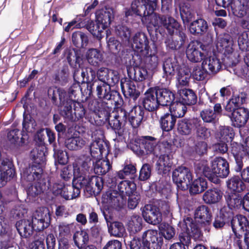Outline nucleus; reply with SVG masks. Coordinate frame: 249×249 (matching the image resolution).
<instances>
[{
	"instance_id": "nucleus-1",
	"label": "nucleus",
	"mask_w": 249,
	"mask_h": 249,
	"mask_svg": "<svg viewBox=\"0 0 249 249\" xmlns=\"http://www.w3.org/2000/svg\"><path fill=\"white\" fill-rule=\"evenodd\" d=\"M31 157L34 163L21 173V179L24 186L26 182L33 184L27 189V194L36 196L43 192L46 189V181L42 177V165L45 161L44 151L38 148L34 149L31 153Z\"/></svg>"
},
{
	"instance_id": "nucleus-2",
	"label": "nucleus",
	"mask_w": 249,
	"mask_h": 249,
	"mask_svg": "<svg viewBox=\"0 0 249 249\" xmlns=\"http://www.w3.org/2000/svg\"><path fill=\"white\" fill-rule=\"evenodd\" d=\"M140 1L136 0L131 5V9L134 13L142 17V22L148 26L155 27L163 26L169 34H174L175 31H178L179 24L171 17L167 18L164 16H160L154 13L157 6V0H148L147 4L138 5Z\"/></svg>"
},
{
	"instance_id": "nucleus-3",
	"label": "nucleus",
	"mask_w": 249,
	"mask_h": 249,
	"mask_svg": "<svg viewBox=\"0 0 249 249\" xmlns=\"http://www.w3.org/2000/svg\"><path fill=\"white\" fill-rule=\"evenodd\" d=\"M195 171L198 175H203L215 183L219 181L217 178H225L230 173L229 163L220 157H215L211 161V168L207 161H200L196 164Z\"/></svg>"
},
{
	"instance_id": "nucleus-4",
	"label": "nucleus",
	"mask_w": 249,
	"mask_h": 249,
	"mask_svg": "<svg viewBox=\"0 0 249 249\" xmlns=\"http://www.w3.org/2000/svg\"><path fill=\"white\" fill-rule=\"evenodd\" d=\"M136 142L137 144L132 149L139 156L153 154L158 157L161 152L171 151V145L168 142H160L156 138L150 136H142Z\"/></svg>"
},
{
	"instance_id": "nucleus-5",
	"label": "nucleus",
	"mask_w": 249,
	"mask_h": 249,
	"mask_svg": "<svg viewBox=\"0 0 249 249\" xmlns=\"http://www.w3.org/2000/svg\"><path fill=\"white\" fill-rule=\"evenodd\" d=\"M136 189V185L133 181L123 180L118 185L119 194L115 191H108L103 196L102 199L104 202L108 203L112 206L121 207L125 201L126 196L134 193Z\"/></svg>"
},
{
	"instance_id": "nucleus-6",
	"label": "nucleus",
	"mask_w": 249,
	"mask_h": 249,
	"mask_svg": "<svg viewBox=\"0 0 249 249\" xmlns=\"http://www.w3.org/2000/svg\"><path fill=\"white\" fill-rule=\"evenodd\" d=\"M96 20L94 25L89 26L88 30L98 40L104 37V31L107 28L113 18V10L105 8L98 10L95 13Z\"/></svg>"
},
{
	"instance_id": "nucleus-7",
	"label": "nucleus",
	"mask_w": 249,
	"mask_h": 249,
	"mask_svg": "<svg viewBox=\"0 0 249 249\" xmlns=\"http://www.w3.org/2000/svg\"><path fill=\"white\" fill-rule=\"evenodd\" d=\"M178 226L181 229L179 234V243L185 248L191 243V237L197 239L202 235L200 229L194 222L191 217L184 218L183 221L179 222Z\"/></svg>"
},
{
	"instance_id": "nucleus-8",
	"label": "nucleus",
	"mask_w": 249,
	"mask_h": 249,
	"mask_svg": "<svg viewBox=\"0 0 249 249\" xmlns=\"http://www.w3.org/2000/svg\"><path fill=\"white\" fill-rule=\"evenodd\" d=\"M60 114L68 121L73 122L82 118L85 110L81 103L67 98L66 104L60 108Z\"/></svg>"
},
{
	"instance_id": "nucleus-9",
	"label": "nucleus",
	"mask_w": 249,
	"mask_h": 249,
	"mask_svg": "<svg viewBox=\"0 0 249 249\" xmlns=\"http://www.w3.org/2000/svg\"><path fill=\"white\" fill-rule=\"evenodd\" d=\"M217 5L231 10L237 17H242L249 11V0H215Z\"/></svg>"
},
{
	"instance_id": "nucleus-10",
	"label": "nucleus",
	"mask_w": 249,
	"mask_h": 249,
	"mask_svg": "<svg viewBox=\"0 0 249 249\" xmlns=\"http://www.w3.org/2000/svg\"><path fill=\"white\" fill-rule=\"evenodd\" d=\"M114 85L103 82L94 81L91 85L88 87V94L90 96L93 90L95 89L96 95L99 99L106 100H114L115 96H119L117 92L111 90L110 87Z\"/></svg>"
},
{
	"instance_id": "nucleus-11",
	"label": "nucleus",
	"mask_w": 249,
	"mask_h": 249,
	"mask_svg": "<svg viewBox=\"0 0 249 249\" xmlns=\"http://www.w3.org/2000/svg\"><path fill=\"white\" fill-rule=\"evenodd\" d=\"M172 178L178 188L181 190L187 189L193 179L190 170L184 166L176 168L172 173Z\"/></svg>"
},
{
	"instance_id": "nucleus-12",
	"label": "nucleus",
	"mask_w": 249,
	"mask_h": 249,
	"mask_svg": "<svg viewBox=\"0 0 249 249\" xmlns=\"http://www.w3.org/2000/svg\"><path fill=\"white\" fill-rule=\"evenodd\" d=\"M205 45L200 41H191L188 45L186 51V56L189 61L194 63L203 61L206 57L204 52Z\"/></svg>"
},
{
	"instance_id": "nucleus-13",
	"label": "nucleus",
	"mask_w": 249,
	"mask_h": 249,
	"mask_svg": "<svg viewBox=\"0 0 249 249\" xmlns=\"http://www.w3.org/2000/svg\"><path fill=\"white\" fill-rule=\"evenodd\" d=\"M34 230L41 231L48 227L50 221L49 211L46 208L39 209L36 211L32 219H30Z\"/></svg>"
},
{
	"instance_id": "nucleus-14",
	"label": "nucleus",
	"mask_w": 249,
	"mask_h": 249,
	"mask_svg": "<svg viewBox=\"0 0 249 249\" xmlns=\"http://www.w3.org/2000/svg\"><path fill=\"white\" fill-rule=\"evenodd\" d=\"M143 244L148 249H160L163 238L156 230H148L142 235Z\"/></svg>"
},
{
	"instance_id": "nucleus-15",
	"label": "nucleus",
	"mask_w": 249,
	"mask_h": 249,
	"mask_svg": "<svg viewBox=\"0 0 249 249\" xmlns=\"http://www.w3.org/2000/svg\"><path fill=\"white\" fill-rule=\"evenodd\" d=\"M93 160L89 156H82L73 163V177L89 175L92 169Z\"/></svg>"
},
{
	"instance_id": "nucleus-16",
	"label": "nucleus",
	"mask_w": 249,
	"mask_h": 249,
	"mask_svg": "<svg viewBox=\"0 0 249 249\" xmlns=\"http://www.w3.org/2000/svg\"><path fill=\"white\" fill-rule=\"evenodd\" d=\"M142 215L147 223L153 225L159 224L162 220L161 212L154 203L145 205L142 210Z\"/></svg>"
},
{
	"instance_id": "nucleus-17",
	"label": "nucleus",
	"mask_w": 249,
	"mask_h": 249,
	"mask_svg": "<svg viewBox=\"0 0 249 249\" xmlns=\"http://www.w3.org/2000/svg\"><path fill=\"white\" fill-rule=\"evenodd\" d=\"M149 42L145 34L138 32L132 38V47L140 56H146L149 53Z\"/></svg>"
},
{
	"instance_id": "nucleus-18",
	"label": "nucleus",
	"mask_w": 249,
	"mask_h": 249,
	"mask_svg": "<svg viewBox=\"0 0 249 249\" xmlns=\"http://www.w3.org/2000/svg\"><path fill=\"white\" fill-rule=\"evenodd\" d=\"M194 217L196 221L200 222L201 227L209 232L212 220V214L210 209L205 205H201L195 210Z\"/></svg>"
},
{
	"instance_id": "nucleus-19",
	"label": "nucleus",
	"mask_w": 249,
	"mask_h": 249,
	"mask_svg": "<svg viewBox=\"0 0 249 249\" xmlns=\"http://www.w3.org/2000/svg\"><path fill=\"white\" fill-rule=\"evenodd\" d=\"M98 135V138L90 144V157L92 159H100L103 153L106 150V144L105 142L100 138L99 136L103 135V132L100 128H98L96 132H93L92 137Z\"/></svg>"
},
{
	"instance_id": "nucleus-20",
	"label": "nucleus",
	"mask_w": 249,
	"mask_h": 249,
	"mask_svg": "<svg viewBox=\"0 0 249 249\" xmlns=\"http://www.w3.org/2000/svg\"><path fill=\"white\" fill-rule=\"evenodd\" d=\"M199 119L197 118L182 119L177 123V131L182 136H189L195 132V128L198 126Z\"/></svg>"
},
{
	"instance_id": "nucleus-21",
	"label": "nucleus",
	"mask_w": 249,
	"mask_h": 249,
	"mask_svg": "<svg viewBox=\"0 0 249 249\" xmlns=\"http://www.w3.org/2000/svg\"><path fill=\"white\" fill-rule=\"evenodd\" d=\"M96 74L98 80L95 81L103 82L106 84L113 85H115L119 81V73L116 71L102 67L98 69Z\"/></svg>"
},
{
	"instance_id": "nucleus-22",
	"label": "nucleus",
	"mask_w": 249,
	"mask_h": 249,
	"mask_svg": "<svg viewBox=\"0 0 249 249\" xmlns=\"http://www.w3.org/2000/svg\"><path fill=\"white\" fill-rule=\"evenodd\" d=\"M231 112L230 118L232 124L237 127L244 126L249 119V111L248 109L244 107H240Z\"/></svg>"
},
{
	"instance_id": "nucleus-23",
	"label": "nucleus",
	"mask_w": 249,
	"mask_h": 249,
	"mask_svg": "<svg viewBox=\"0 0 249 249\" xmlns=\"http://www.w3.org/2000/svg\"><path fill=\"white\" fill-rule=\"evenodd\" d=\"M163 77L166 80V85L170 83V80L175 75L176 71H178V65L175 58H168L163 64Z\"/></svg>"
},
{
	"instance_id": "nucleus-24",
	"label": "nucleus",
	"mask_w": 249,
	"mask_h": 249,
	"mask_svg": "<svg viewBox=\"0 0 249 249\" xmlns=\"http://www.w3.org/2000/svg\"><path fill=\"white\" fill-rule=\"evenodd\" d=\"M160 105L154 88L149 89L145 93L143 105L145 109L153 111L156 110Z\"/></svg>"
},
{
	"instance_id": "nucleus-25",
	"label": "nucleus",
	"mask_w": 249,
	"mask_h": 249,
	"mask_svg": "<svg viewBox=\"0 0 249 249\" xmlns=\"http://www.w3.org/2000/svg\"><path fill=\"white\" fill-rule=\"evenodd\" d=\"M95 77L96 72L89 67L82 68L80 72L79 70H77L73 73V78L75 80L78 79L82 83H87L89 86L90 85V83L95 79Z\"/></svg>"
},
{
	"instance_id": "nucleus-26",
	"label": "nucleus",
	"mask_w": 249,
	"mask_h": 249,
	"mask_svg": "<svg viewBox=\"0 0 249 249\" xmlns=\"http://www.w3.org/2000/svg\"><path fill=\"white\" fill-rule=\"evenodd\" d=\"M232 40L229 34H220L217 36L216 47L218 51L224 52V53H230L232 51Z\"/></svg>"
},
{
	"instance_id": "nucleus-27",
	"label": "nucleus",
	"mask_w": 249,
	"mask_h": 249,
	"mask_svg": "<svg viewBox=\"0 0 249 249\" xmlns=\"http://www.w3.org/2000/svg\"><path fill=\"white\" fill-rule=\"evenodd\" d=\"M201 66L204 70H207L209 74H215L221 68L220 60L215 56L205 57L202 62Z\"/></svg>"
},
{
	"instance_id": "nucleus-28",
	"label": "nucleus",
	"mask_w": 249,
	"mask_h": 249,
	"mask_svg": "<svg viewBox=\"0 0 249 249\" xmlns=\"http://www.w3.org/2000/svg\"><path fill=\"white\" fill-rule=\"evenodd\" d=\"M168 152H161L159 155L156 163V169L159 174H166L170 170L171 167Z\"/></svg>"
},
{
	"instance_id": "nucleus-29",
	"label": "nucleus",
	"mask_w": 249,
	"mask_h": 249,
	"mask_svg": "<svg viewBox=\"0 0 249 249\" xmlns=\"http://www.w3.org/2000/svg\"><path fill=\"white\" fill-rule=\"evenodd\" d=\"M127 122V112L122 108L117 109L113 119L109 122L110 126L114 130H120Z\"/></svg>"
},
{
	"instance_id": "nucleus-30",
	"label": "nucleus",
	"mask_w": 249,
	"mask_h": 249,
	"mask_svg": "<svg viewBox=\"0 0 249 249\" xmlns=\"http://www.w3.org/2000/svg\"><path fill=\"white\" fill-rule=\"evenodd\" d=\"M121 88L123 93L125 96H130L135 101L140 95V92L136 89L133 81L127 79H122Z\"/></svg>"
},
{
	"instance_id": "nucleus-31",
	"label": "nucleus",
	"mask_w": 249,
	"mask_h": 249,
	"mask_svg": "<svg viewBox=\"0 0 249 249\" xmlns=\"http://www.w3.org/2000/svg\"><path fill=\"white\" fill-rule=\"evenodd\" d=\"M208 29L207 22L199 18L192 22L189 26L190 33L195 36H202L206 34Z\"/></svg>"
},
{
	"instance_id": "nucleus-32",
	"label": "nucleus",
	"mask_w": 249,
	"mask_h": 249,
	"mask_svg": "<svg viewBox=\"0 0 249 249\" xmlns=\"http://www.w3.org/2000/svg\"><path fill=\"white\" fill-rule=\"evenodd\" d=\"M160 105L164 106L171 105L175 99L174 93L167 89L154 88Z\"/></svg>"
},
{
	"instance_id": "nucleus-33",
	"label": "nucleus",
	"mask_w": 249,
	"mask_h": 249,
	"mask_svg": "<svg viewBox=\"0 0 249 249\" xmlns=\"http://www.w3.org/2000/svg\"><path fill=\"white\" fill-rule=\"evenodd\" d=\"M48 93L54 104L57 103V99L58 98L60 101V108L64 104H66L67 98H69L64 89L57 87H50Z\"/></svg>"
},
{
	"instance_id": "nucleus-34",
	"label": "nucleus",
	"mask_w": 249,
	"mask_h": 249,
	"mask_svg": "<svg viewBox=\"0 0 249 249\" xmlns=\"http://www.w3.org/2000/svg\"><path fill=\"white\" fill-rule=\"evenodd\" d=\"M143 110L140 106H134L128 114V122L133 128L138 127L143 118Z\"/></svg>"
},
{
	"instance_id": "nucleus-35",
	"label": "nucleus",
	"mask_w": 249,
	"mask_h": 249,
	"mask_svg": "<svg viewBox=\"0 0 249 249\" xmlns=\"http://www.w3.org/2000/svg\"><path fill=\"white\" fill-rule=\"evenodd\" d=\"M245 94L242 92L236 94L233 93L231 98L225 106V110L231 112L235 109H238L245 102Z\"/></svg>"
},
{
	"instance_id": "nucleus-36",
	"label": "nucleus",
	"mask_w": 249,
	"mask_h": 249,
	"mask_svg": "<svg viewBox=\"0 0 249 249\" xmlns=\"http://www.w3.org/2000/svg\"><path fill=\"white\" fill-rule=\"evenodd\" d=\"M92 176H89L88 175L73 177V184L77 186L79 190H80V189L83 188L90 193V191H92Z\"/></svg>"
},
{
	"instance_id": "nucleus-37",
	"label": "nucleus",
	"mask_w": 249,
	"mask_h": 249,
	"mask_svg": "<svg viewBox=\"0 0 249 249\" xmlns=\"http://www.w3.org/2000/svg\"><path fill=\"white\" fill-rule=\"evenodd\" d=\"M16 226L19 234L22 237H28L33 233L34 226L30 219L20 220L17 222Z\"/></svg>"
},
{
	"instance_id": "nucleus-38",
	"label": "nucleus",
	"mask_w": 249,
	"mask_h": 249,
	"mask_svg": "<svg viewBox=\"0 0 249 249\" xmlns=\"http://www.w3.org/2000/svg\"><path fill=\"white\" fill-rule=\"evenodd\" d=\"M222 192L217 188L208 189L203 195V200L207 204H215L221 199Z\"/></svg>"
},
{
	"instance_id": "nucleus-39",
	"label": "nucleus",
	"mask_w": 249,
	"mask_h": 249,
	"mask_svg": "<svg viewBox=\"0 0 249 249\" xmlns=\"http://www.w3.org/2000/svg\"><path fill=\"white\" fill-rule=\"evenodd\" d=\"M56 194L60 195L66 200H71L78 197L80 193V191L74 184L72 185H63L62 190H59L55 191Z\"/></svg>"
},
{
	"instance_id": "nucleus-40",
	"label": "nucleus",
	"mask_w": 249,
	"mask_h": 249,
	"mask_svg": "<svg viewBox=\"0 0 249 249\" xmlns=\"http://www.w3.org/2000/svg\"><path fill=\"white\" fill-rule=\"evenodd\" d=\"M86 56L88 63L94 67L99 66L103 60V55L101 51L94 48L89 49Z\"/></svg>"
},
{
	"instance_id": "nucleus-41",
	"label": "nucleus",
	"mask_w": 249,
	"mask_h": 249,
	"mask_svg": "<svg viewBox=\"0 0 249 249\" xmlns=\"http://www.w3.org/2000/svg\"><path fill=\"white\" fill-rule=\"evenodd\" d=\"M108 231L110 235L116 237H122L125 233L124 225L119 222H110L107 220Z\"/></svg>"
},
{
	"instance_id": "nucleus-42",
	"label": "nucleus",
	"mask_w": 249,
	"mask_h": 249,
	"mask_svg": "<svg viewBox=\"0 0 249 249\" xmlns=\"http://www.w3.org/2000/svg\"><path fill=\"white\" fill-rule=\"evenodd\" d=\"M92 159L93 160V164H92V166H93L94 171L96 174H106L111 167L108 160H100V159H97L92 158Z\"/></svg>"
},
{
	"instance_id": "nucleus-43",
	"label": "nucleus",
	"mask_w": 249,
	"mask_h": 249,
	"mask_svg": "<svg viewBox=\"0 0 249 249\" xmlns=\"http://www.w3.org/2000/svg\"><path fill=\"white\" fill-rule=\"evenodd\" d=\"M128 74L130 79L136 81H143L150 76L146 68L143 67L134 68L131 71H128Z\"/></svg>"
},
{
	"instance_id": "nucleus-44",
	"label": "nucleus",
	"mask_w": 249,
	"mask_h": 249,
	"mask_svg": "<svg viewBox=\"0 0 249 249\" xmlns=\"http://www.w3.org/2000/svg\"><path fill=\"white\" fill-rule=\"evenodd\" d=\"M181 98V102L186 105H191L196 103V96L194 91L191 89H182L178 90Z\"/></svg>"
},
{
	"instance_id": "nucleus-45",
	"label": "nucleus",
	"mask_w": 249,
	"mask_h": 249,
	"mask_svg": "<svg viewBox=\"0 0 249 249\" xmlns=\"http://www.w3.org/2000/svg\"><path fill=\"white\" fill-rule=\"evenodd\" d=\"M231 227L233 231L235 233L236 229L239 228L243 231H249V222L247 218L242 215L234 217L231 221Z\"/></svg>"
},
{
	"instance_id": "nucleus-46",
	"label": "nucleus",
	"mask_w": 249,
	"mask_h": 249,
	"mask_svg": "<svg viewBox=\"0 0 249 249\" xmlns=\"http://www.w3.org/2000/svg\"><path fill=\"white\" fill-rule=\"evenodd\" d=\"M142 218L136 214L133 215L127 223L128 230L131 234L140 231L142 229Z\"/></svg>"
},
{
	"instance_id": "nucleus-47",
	"label": "nucleus",
	"mask_w": 249,
	"mask_h": 249,
	"mask_svg": "<svg viewBox=\"0 0 249 249\" xmlns=\"http://www.w3.org/2000/svg\"><path fill=\"white\" fill-rule=\"evenodd\" d=\"M85 143V140L79 136L69 138L65 141L66 147L70 150H78L82 148Z\"/></svg>"
},
{
	"instance_id": "nucleus-48",
	"label": "nucleus",
	"mask_w": 249,
	"mask_h": 249,
	"mask_svg": "<svg viewBox=\"0 0 249 249\" xmlns=\"http://www.w3.org/2000/svg\"><path fill=\"white\" fill-rule=\"evenodd\" d=\"M190 192L191 194H197L203 192L207 188V182L205 179L198 178L190 185Z\"/></svg>"
},
{
	"instance_id": "nucleus-49",
	"label": "nucleus",
	"mask_w": 249,
	"mask_h": 249,
	"mask_svg": "<svg viewBox=\"0 0 249 249\" xmlns=\"http://www.w3.org/2000/svg\"><path fill=\"white\" fill-rule=\"evenodd\" d=\"M228 188L231 190L237 192H241L246 188L243 181L238 176H234L227 181Z\"/></svg>"
},
{
	"instance_id": "nucleus-50",
	"label": "nucleus",
	"mask_w": 249,
	"mask_h": 249,
	"mask_svg": "<svg viewBox=\"0 0 249 249\" xmlns=\"http://www.w3.org/2000/svg\"><path fill=\"white\" fill-rule=\"evenodd\" d=\"M187 110V107L182 102H175L172 104L170 106V114L177 118L183 117Z\"/></svg>"
},
{
	"instance_id": "nucleus-51",
	"label": "nucleus",
	"mask_w": 249,
	"mask_h": 249,
	"mask_svg": "<svg viewBox=\"0 0 249 249\" xmlns=\"http://www.w3.org/2000/svg\"><path fill=\"white\" fill-rule=\"evenodd\" d=\"M176 119L169 113H166L160 119V124L162 129L165 131H169L173 129Z\"/></svg>"
},
{
	"instance_id": "nucleus-52",
	"label": "nucleus",
	"mask_w": 249,
	"mask_h": 249,
	"mask_svg": "<svg viewBox=\"0 0 249 249\" xmlns=\"http://www.w3.org/2000/svg\"><path fill=\"white\" fill-rule=\"evenodd\" d=\"M72 41L73 44L77 48H85L89 42L87 36L81 32L73 33L72 35Z\"/></svg>"
},
{
	"instance_id": "nucleus-53",
	"label": "nucleus",
	"mask_w": 249,
	"mask_h": 249,
	"mask_svg": "<svg viewBox=\"0 0 249 249\" xmlns=\"http://www.w3.org/2000/svg\"><path fill=\"white\" fill-rule=\"evenodd\" d=\"M115 33L123 41L130 43L131 31L128 27L124 24H118L115 27Z\"/></svg>"
},
{
	"instance_id": "nucleus-54",
	"label": "nucleus",
	"mask_w": 249,
	"mask_h": 249,
	"mask_svg": "<svg viewBox=\"0 0 249 249\" xmlns=\"http://www.w3.org/2000/svg\"><path fill=\"white\" fill-rule=\"evenodd\" d=\"M141 56L144 58L145 68L151 71L156 70L159 64V59L157 55L155 54L149 55L148 53L146 56Z\"/></svg>"
},
{
	"instance_id": "nucleus-55",
	"label": "nucleus",
	"mask_w": 249,
	"mask_h": 249,
	"mask_svg": "<svg viewBox=\"0 0 249 249\" xmlns=\"http://www.w3.org/2000/svg\"><path fill=\"white\" fill-rule=\"evenodd\" d=\"M191 75L189 71L180 69L178 70L177 76V83L176 86L178 89L182 87L188 85Z\"/></svg>"
},
{
	"instance_id": "nucleus-56",
	"label": "nucleus",
	"mask_w": 249,
	"mask_h": 249,
	"mask_svg": "<svg viewBox=\"0 0 249 249\" xmlns=\"http://www.w3.org/2000/svg\"><path fill=\"white\" fill-rule=\"evenodd\" d=\"M180 42L177 41L174 37H169L165 41L166 46L172 50H176L180 48L182 45L184 39L185 38V34L182 32H178Z\"/></svg>"
},
{
	"instance_id": "nucleus-57",
	"label": "nucleus",
	"mask_w": 249,
	"mask_h": 249,
	"mask_svg": "<svg viewBox=\"0 0 249 249\" xmlns=\"http://www.w3.org/2000/svg\"><path fill=\"white\" fill-rule=\"evenodd\" d=\"M74 225L65 222L60 223L58 226L59 238H69L73 230Z\"/></svg>"
},
{
	"instance_id": "nucleus-58",
	"label": "nucleus",
	"mask_w": 249,
	"mask_h": 249,
	"mask_svg": "<svg viewBox=\"0 0 249 249\" xmlns=\"http://www.w3.org/2000/svg\"><path fill=\"white\" fill-rule=\"evenodd\" d=\"M154 205L156 206L161 213L164 215L170 216L172 214V208L171 204L165 200H158L154 203Z\"/></svg>"
},
{
	"instance_id": "nucleus-59",
	"label": "nucleus",
	"mask_w": 249,
	"mask_h": 249,
	"mask_svg": "<svg viewBox=\"0 0 249 249\" xmlns=\"http://www.w3.org/2000/svg\"><path fill=\"white\" fill-rule=\"evenodd\" d=\"M238 44L240 50L249 51V32L244 31L238 34Z\"/></svg>"
},
{
	"instance_id": "nucleus-60",
	"label": "nucleus",
	"mask_w": 249,
	"mask_h": 249,
	"mask_svg": "<svg viewBox=\"0 0 249 249\" xmlns=\"http://www.w3.org/2000/svg\"><path fill=\"white\" fill-rule=\"evenodd\" d=\"M198 126L195 128L196 137L198 140H206L211 136L210 131L202 124L201 120L199 119Z\"/></svg>"
},
{
	"instance_id": "nucleus-61",
	"label": "nucleus",
	"mask_w": 249,
	"mask_h": 249,
	"mask_svg": "<svg viewBox=\"0 0 249 249\" xmlns=\"http://www.w3.org/2000/svg\"><path fill=\"white\" fill-rule=\"evenodd\" d=\"M160 231L162 235L167 240L172 239L176 234L174 228L168 224H162L160 226Z\"/></svg>"
},
{
	"instance_id": "nucleus-62",
	"label": "nucleus",
	"mask_w": 249,
	"mask_h": 249,
	"mask_svg": "<svg viewBox=\"0 0 249 249\" xmlns=\"http://www.w3.org/2000/svg\"><path fill=\"white\" fill-rule=\"evenodd\" d=\"M227 202L231 209L242 207V199L241 196L236 194L229 196L227 199Z\"/></svg>"
},
{
	"instance_id": "nucleus-63",
	"label": "nucleus",
	"mask_w": 249,
	"mask_h": 249,
	"mask_svg": "<svg viewBox=\"0 0 249 249\" xmlns=\"http://www.w3.org/2000/svg\"><path fill=\"white\" fill-rule=\"evenodd\" d=\"M200 116L203 121L206 123H213L217 117L215 113H214L211 108H206L202 110Z\"/></svg>"
},
{
	"instance_id": "nucleus-64",
	"label": "nucleus",
	"mask_w": 249,
	"mask_h": 249,
	"mask_svg": "<svg viewBox=\"0 0 249 249\" xmlns=\"http://www.w3.org/2000/svg\"><path fill=\"white\" fill-rule=\"evenodd\" d=\"M92 181L91 187L92 191H90V194H98L102 190L103 187L102 178L101 177L92 176Z\"/></svg>"
}]
</instances>
